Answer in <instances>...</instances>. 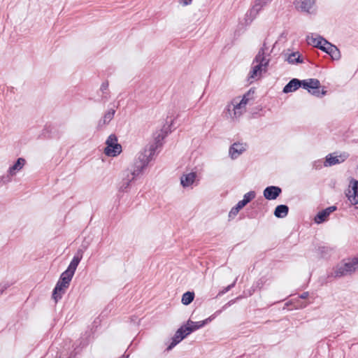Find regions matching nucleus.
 <instances>
[{"label": "nucleus", "mask_w": 358, "mask_h": 358, "mask_svg": "<svg viewBox=\"0 0 358 358\" xmlns=\"http://www.w3.org/2000/svg\"><path fill=\"white\" fill-rule=\"evenodd\" d=\"M249 99L245 94L242 98L237 96L228 103L224 110L227 118L232 121H238L240 117L246 111V105Z\"/></svg>", "instance_id": "1"}, {"label": "nucleus", "mask_w": 358, "mask_h": 358, "mask_svg": "<svg viewBox=\"0 0 358 358\" xmlns=\"http://www.w3.org/2000/svg\"><path fill=\"white\" fill-rule=\"evenodd\" d=\"M83 253L84 250L83 249H78L67 269L62 273L59 279L63 280L64 283L70 284L75 271L83 258Z\"/></svg>", "instance_id": "2"}, {"label": "nucleus", "mask_w": 358, "mask_h": 358, "mask_svg": "<svg viewBox=\"0 0 358 358\" xmlns=\"http://www.w3.org/2000/svg\"><path fill=\"white\" fill-rule=\"evenodd\" d=\"M300 87L307 90L311 94L321 97L327 94V91L320 88V82L315 78H310L307 80H300Z\"/></svg>", "instance_id": "3"}, {"label": "nucleus", "mask_w": 358, "mask_h": 358, "mask_svg": "<svg viewBox=\"0 0 358 358\" xmlns=\"http://www.w3.org/2000/svg\"><path fill=\"white\" fill-rule=\"evenodd\" d=\"M104 154L108 157H116L122 152V146L117 143V138L115 134H110L106 141Z\"/></svg>", "instance_id": "4"}, {"label": "nucleus", "mask_w": 358, "mask_h": 358, "mask_svg": "<svg viewBox=\"0 0 358 358\" xmlns=\"http://www.w3.org/2000/svg\"><path fill=\"white\" fill-rule=\"evenodd\" d=\"M317 0H294L295 8L301 13L315 14L317 12Z\"/></svg>", "instance_id": "5"}, {"label": "nucleus", "mask_w": 358, "mask_h": 358, "mask_svg": "<svg viewBox=\"0 0 358 358\" xmlns=\"http://www.w3.org/2000/svg\"><path fill=\"white\" fill-rule=\"evenodd\" d=\"M25 164V159L23 158H18L15 164L8 169V176L0 178L1 183H7L11 181L10 176H15L16 172L20 171Z\"/></svg>", "instance_id": "6"}, {"label": "nucleus", "mask_w": 358, "mask_h": 358, "mask_svg": "<svg viewBox=\"0 0 358 358\" xmlns=\"http://www.w3.org/2000/svg\"><path fill=\"white\" fill-rule=\"evenodd\" d=\"M156 145H148L145 147L143 151L138 154L136 160L141 162H145L148 165L149 162L152 159L153 156L155 155Z\"/></svg>", "instance_id": "7"}, {"label": "nucleus", "mask_w": 358, "mask_h": 358, "mask_svg": "<svg viewBox=\"0 0 358 358\" xmlns=\"http://www.w3.org/2000/svg\"><path fill=\"white\" fill-rule=\"evenodd\" d=\"M349 187L346 196L352 205H356L358 203V180L351 179Z\"/></svg>", "instance_id": "8"}, {"label": "nucleus", "mask_w": 358, "mask_h": 358, "mask_svg": "<svg viewBox=\"0 0 358 358\" xmlns=\"http://www.w3.org/2000/svg\"><path fill=\"white\" fill-rule=\"evenodd\" d=\"M320 50L329 54L334 60H338L341 59V55L339 49L336 45L328 42L327 40H324V43Z\"/></svg>", "instance_id": "9"}, {"label": "nucleus", "mask_w": 358, "mask_h": 358, "mask_svg": "<svg viewBox=\"0 0 358 358\" xmlns=\"http://www.w3.org/2000/svg\"><path fill=\"white\" fill-rule=\"evenodd\" d=\"M271 2L269 0H255V3L252 8L247 13V16L254 20L259 13Z\"/></svg>", "instance_id": "10"}, {"label": "nucleus", "mask_w": 358, "mask_h": 358, "mask_svg": "<svg viewBox=\"0 0 358 358\" xmlns=\"http://www.w3.org/2000/svg\"><path fill=\"white\" fill-rule=\"evenodd\" d=\"M69 286V283H64L63 280H59L52 292V298L57 302L62 299V295L65 293L66 289Z\"/></svg>", "instance_id": "11"}, {"label": "nucleus", "mask_w": 358, "mask_h": 358, "mask_svg": "<svg viewBox=\"0 0 358 358\" xmlns=\"http://www.w3.org/2000/svg\"><path fill=\"white\" fill-rule=\"evenodd\" d=\"M348 157L346 153L341 154L340 155L334 156L331 154L328 155L326 157L325 162H324V166H331L338 164L343 162Z\"/></svg>", "instance_id": "12"}, {"label": "nucleus", "mask_w": 358, "mask_h": 358, "mask_svg": "<svg viewBox=\"0 0 358 358\" xmlns=\"http://www.w3.org/2000/svg\"><path fill=\"white\" fill-rule=\"evenodd\" d=\"M282 192V189L278 186H268L264 190L263 194L268 200L277 199Z\"/></svg>", "instance_id": "13"}, {"label": "nucleus", "mask_w": 358, "mask_h": 358, "mask_svg": "<svg viewBox=\"0 0 358 358\" xmlns=\"http://www.w3.org/2000/svg\"><path fill=\"white\" fill-rule=\"evenodd\" d=\"M169 133V127H164L162 129L157 131L153 136L155 139V142L150 145H156V150L161 147L162 145V141L167 136Z\"/></svg>", "instance_id": "14"}, {"label": "nucleus", "mask_w": 358, "mask_h": 358, "mask_svg": "<svg viewBox=\"0 0 358 358\" xmlns=\"http://www.w3.org/2000/svg\"><path fill=\"white\" fill-rule=\"evenodd\" d=\"M336 210V207L335 206H329L324 210L319 212L317 215L314 218V221L317 224H321L324 222L329 215Z\"/></svg>", "instance_id": "15"}, {"label": "nucleus", "mask_w": 358, "mask_h": 358, "mask_svg": "<svg viewBox=\"0 0 358 358\" xmlns=\"http://www.w3.org/2000/svg\"><path fill=\"white\" fill-rule=\"evenodd\" d=\"M115 113V109H110L106 112L102 118H101L97 124V129L101 130L102 128L108 124L113 118Z\"/></svg>", "instance_id": "16"}, {"label": "nucleus", "mask_w": 358, "mask_h": 358, "mask_svg": "<svg viewBox=\"0 0 358 358\" xmlns=\"http://www.w3.org/2000/svg\"><path fill=\"white\" fill-rule=\"evenodd\" d=\"M125 177L122 178V180L120 183L119 189L121 192H127L128 188L130 186V183L131 181L135 180L136 178L134 175H131V172L127 171L125 173Z\"/></svg>", "instance_id": "17"}, {"label": "nucleus", "mask_w": 358, "mask_h": 358, "mask_svg": "<svg viewBox=\"0 0 358 358\" xmlns=\"http://www.w3.org/2000/svg\"><path fill=\"white\" fill-rule=\"evenodd\" d=\"M266 53L263 52V50H259L257 55L255 56L252 64H261L264 66V70L268 66L270 59L266 58Z\"/></svg>", "instance_id": "18"}, {"label": "nucleus", "mask_w": 358, "mask_h": 358, "mask_svg": "<svg viewBox=\"0 0 358 358\" xmlns=\"http://www.w3.org/2000/svg\"><path fill=\"white\" fill-rule=\"evenodd\" d=\"M345 275H348L345 271V268L343 263L336 265L334 268L333 271L328 274V278H339Z\"/></svg>", "instance_id": "19"}, {"label": "nucleus", "mask_w": 358, "mask_h": 358, "mask_svg": "<svg viewBox=\"0 0 358 358\" xmlns=\"http://www.w3.org/2000/svg\"><path fill=\"white\" fill-rule=\"evenodd\" d=\"M245 150V147L242 143H235L229 148V155L232 159H236Z\"/></svg>", "instance_id": "20"}, {"label": "nucleus", "mask_w": 358, "mask_h": 358, "mask_svg": "<svg viewBox=\"0 0 358 358\" xmlns=\"http://www.w3.org/2000/svg\"><path fill=\"white\" fill-rule=\"evenodd\" d=\"M196 177L195 172L183 174L180 178V183L183 187H187L193 184Z\"/></svg>", "instance_id": "21"}, {"label": "nucleus", "mask_w": 358, "mask_h": 358, "mask_svg": "<svg viewBox=\"0 0 358 358\" xmlns=\"http://www.w3.org/2000/svg\"><path fill=\"white\" fill-rule=\"evenodd\" d=\"M300 87V80L297 78L292 79L283 88L284 93L294 92Z\"/></svg>", "instance_id": "22"}, {"label": "nucleus", "mask_w": 358, "mask_h": 358, "mask_svg": "<svg viewBox=\"0 0 358 358\" xmlns=\"http://www.w3.org/2000/svg\"><path fill=\"white\" fill-rule=\"evenodd\" d=\"M289 212V208L286 205H278L276 206L274 210V215L278 218H283L286 217Z\"/></svg>", "instance_id": "23"}, {"label": "nucleus", "mask_w": 358, "mask_h": 358, "mask_svg": "<svg viewBox=\"0 0 358 358\" xmlns=\"http://www.w3.org/2000/svg\"><path fill=\"white\" fill-rule=\"evenodd\" d=\"M148 165L145 164V162H141L136 160L134 164V169L131 171V175H134V176H138L146 168Z\"/></svg>", "instance_id": "24"}, {"label": "nucleus", "mask_w": 358, "mask_h": 358, "mask_svg": "<svg viewBox=\"0 0 358 358\" xmlns=\"http://www.w3.org/2000/svg\"><path fill=\"white\" fill-rule=\"evenodd\" d=\"M324 40H325L324 38H323L322 37H318V38H314L313 36H307V38H306V41H307V43L309 44V45H311L315 48H318L320 49H321L323 43H324Z\"/></svg>", "instance_id": "25"}, {"label": "nucleus", "mask_w": 358, "mask_h": 358, "mask_svg": "<svg viewBox=\"0 0 358 358\" xmlns=\"http://www.w3.org/2000/svg\"><path fill=\"white\" fill-rule=\"evenodd\" d=\"M253 65L249 73V79L255 80L260 76L264 66L257 64Z\"/></svg>", "instance_id": "26"}, {"label": "nucleus", "mask_w": 358, "mask_h": 358, "mask_svg": "<svg viewBox=\"0 0 358 358\" xmlns=\"http://www.w3.org/2000/svg\"><path fill=\"white\" fill-rule=\"evenodd\" d=\"M187 327H188L187 330L188 331V333H192L204 326V322H202L201 321L199 322H193L190 320H189L187 322L186 324Z\"/></svg>", "instance_id": "27"}, {"label": "nucleus", "mask_w": 358, "mask_h": 358, "mask_svg": "<svg viewBox=\"0 0 358 358\" xmlns=\"http://www.w3.org/2000/svg\"><path fill=\"white\" fill-rule=\"evenodd\" d=\"M108 83L103 82L100 87V92L102 93L101 101L106 102L109 99V92H108Z\"/></svg>", "instance_id": "28"}, {"label": "nucleus", "mask_w": 358, "mask_h": 358, "mask_svg": "<svg viewBox=\"0 0 358 358\" xmlns=\"http://www.w3.org/2000/svg\"><path fill=\"white\" fill-rule=\"evenodd\" d=\"M287 61L289 64H299L303 62V60L301 59V55L299 52H295L289 54L287 58Z\"/></svg>", "instance_id": "29"}, {"label": "nucleus", "mask_w": 358, "mask_h": 358, "mask_svg": "<svg viewBox=\"0 0 358 358\" xmlns=\"http://www.w3.org/2000/svg\"><path fill=\"white\" fill-rule=\"evenodd\" d=\"M194 299V293L193 292H187L182 294L181 302L187 306L191 303Z\"/></svg>", "instance_id": "30"}, {"label": "nucleus", "mask_w": 358, "mask_h": 358, "mask_svg": "<svg viewBox=\"0 0 358 358\" xmlns=\"http://www.w3.org/2000/svg\"><path fill=\"white\" fill-rule=\"evenodd\" d=\"M185 338V336H180L178 334H175L174 336L172 338V341L170 345L167 348V350H171L174 348L178 343H179L181 341Z\"/></svg>", "instance_id": "31"}, {"label": "nucleus", "mask_w": 358, "mask_h": 358, "mask_svg": "<svg viewBox=\"0 0 358 358\" xmlns=\"http://www.w3.org/2000/svg\"><path fill=\"white\" fill-rule=\"evenodd\" d=\"M255 197V192L254 191H250V192L246 193L243 196V199L240 201L241 202V204H243L245 206L250 201H251Z\"/></svg>", "instance_id": "32"}, {"label": "nucleus", "mask_w": 358, "mask_h": 358, "mask_svg": "<svg viewBox=\"0 0 358 358\" xmlns=\"http://www.w3.org/2000/svg\"><path fill=\"white\" fill-rule=\"evenodd\" d=\"M244 206H245V205L241 204V202L238 201V203L236 204V206L235 207L232 208L231 210H230V212L229 213V217H235L238 214L239 210L241 209H242Z\"/></svg>", "instance_id": "33"}, {"label": "nucleus", "mask_w": 358, "mask_h": 358, "mask_svg": "<svg viewBox=\"0 0 358 358\" xmlns=\"http://www.w3.org/2000/svg\"><path fill=\"white\" fill-rule=\"evenodd\" d=\"M342 263L345 266V271L348 273V274L349 275L353 274L355 272V267H353V265H352V263L350 259H349L347 262H342Z\"/></svg>", "instance_id": "34"}, {"label": "nucleus", "mask_w": 358, "mask_h": 358, "mask_svg": "<svg viewBox=\"0 0 358 358\" xmlns=\"http://www.w3.org/2000/svg\"><path fill=\"white\" fill-rule=\"evenodd\" d=\"M188 327L186 324L181 326L177 331L176 334H178L180 336H185V338H186L189 334L191 333H188V331L187 330Z\"/></svg>", "instance_id": "35"}, {"label": "nucleus", "mask_w": 358, "mask_h": 358, "mask_svg": "<svg viewBox=\"0 0 358 358\" xmlns=\"http://www.w3.org/2000/svg\"><path fill=\"white\" fill-rule=\"evenodd\" d=\"M10 285L9 282L0 283V295L2 294L3 292L10 287Z\"/></svg>", "instance_id": "36"}, {"label": "nucleus", "mask_w": 358, "mask_h": 358, "mask_svg": "<svg viewBox=\"0 0 358 358\" xmlns=\"http://www.w3.org/2000/svg\"><path fill=\"white\" fill-rule=\"evenodd\" d=\"M350 260L352 263L353 267H355V271H358V257H353V258L350 259Z\"/></svg>", "instance_id": "37"}, {"label": "nucleus", "mask_w": 358, "mask_h": 358, "mask_svg": "<svg viewBox=\"0 0 358 358\" xmlns=\"http://www.w3.org/2000/svg\"><path fill=\"white\" fill-rule=\"evenodd\" d=\"M236 282V280H235L234 281V282L231 283V285H229L227 287H224V289L222 291V294H224V293L229 292L232 287H234L235 286Z\"/></svg>", "instance_id": "38"}, {"label": "nucleus", "mask_w": 358, "mask_h": 358, "mask_svg": "<svg viewBox=\"0 0 358 358\" xmlns=\"http://www.w3.org/2000/svg\"><path fill=\"white\" fill-rule=\"evenodd\" d=\"M318 250L320 252V253L322 254V255L324 256L326 254H327V252L329 251V248L322 246V247H319Z\"/></svg>", "instance_id": "39"}, {"label": "nucleus", "mask_w": 358, "mask_h": 358, "mask_svg": "<svg viewBox=\"0 0 358 358\" xmlns=\"http://www.w3.org/2000/svg\"><path fill=\"white\" fill-rule=\"evenodd\" d=\"M179 2L183 6H188L191 4L192 0H179Z\"/></svg>", "instance_id": "40"}, {"label": "nucleus", "mask_w": 358, "mask_h": 358, "mask_svg": "<svg viewBox=\"0 0 358 358\" xmlns=\"http://www.w3.org/2000/svg\"><path fill=\"white\" fill-rule=\"evenodd\" d=\"M313 166L316 169H320L322 167V162H315Z\"/></svg>", "instance_id": "41"}, {"label": "nucleus", "mask_w": 358, "mask_h": 358, "mask_svg": "<svg viewBox=\"0 0 358 358\" xmlns=\"http://www.w3.org/2000/svg\"><path fill=\"white\" fill-rule=\"evenodd\" d=\"M268 49V48L266 45V43L264 42L262 47L259 50H263V52L266 54Z\"/></svg>", "instance_id": "42"}, {"label": "nucleus", "mask_w": 358, "mask_h": 358, "mask_svg": "<svg viewBox=\"0 0 358 358\" xmlns=\"http://www.w3.org/2000/svg\"><path fill=\"white\" fill-rule=\"evenodd\" d=\"M308 296H309V293H308V292H305L302 293V294L300 295V296H299V297H300L301 299H306Z\"/></svg>", "instance_id": "43"}, {"label": "nucleus", "mask_w": 358, "mask_h": 358, "mask_svg": "<svg viewBox=\"0 0 358 358\" xmlns=\"http://www.w3.org/2000/svg\"><path fill=\"white\" fill-rule=\"evenodd\" d=\"M202 322H204V325L208 324V322H211L210 320H208V317L203 321H201Z\"/></svg>", "instance_id": "44"}, {"label": "nucleus", "mask_w": 358, "mask_h": 358, "mask_svg": "<svg viewBox=\"0 0 358 358\" xmlns=\"http://www.w3.org/2000/svg\"><path fill=\"white\" fill-rule=\"evenodd\" d=\"M215 318V315H211L208 317V320H210V321H212L213 319Z\"/></svg>", "instance_id": "45"}, {"label": "nucleus", "mask_w": 358, "mask_h": 358, "mask_svg": "<svg viewBox=\"0 0 358 358\" xmlns=\"http://www.w3.org/2000/svg\"><path fill=\"white\" fill-rule=\"evenodd\" d=\"M129 357V355H123L122 356H121L120 358H128Z\"/></svg>", "instance_id": "46"}, {"label": "nucleus", "mask_w": 358, "mask_h": 358, "mask_svg": "<svg viewBox=\"0 0 358 358\" xmlns=\"http://www.w3.org/2000/svg\"><path fill=\"white\" fill-rule=\"evenodd\" d=\"M220 312H221L220 310H218V311H217V312H216V313H215V314H218V313H220Z\"/></svg>", "instance_id": "47"}, {"label": "nucleus", "mask_w": 358, "mask_h": 358, "mask_svg": "<svg viewBox=\"0 0 358 358\" xmlns=\"http://www.w3.org/2000/svg\"><path fill=\"white\" fill-rule=\"evenodd\" d=\"M69 358H71V357H69Z\"/></svg>", "instance_id": "48"}]
</instances>
